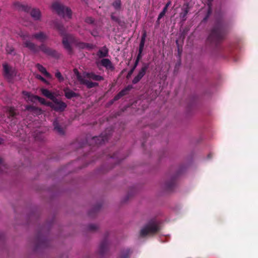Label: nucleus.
<instances>
[{"mask_svg": "<svg viewBox=\"0 0 258 258\" xmlns=\"http://www.w3.org/2000/svg\"><path fill=\"white\" fill-rule=\"evenodd\" d=\"M226 27V24L223 19H217L207 40L208 44L211 46L217 47L220 51L221 48H218V45L224 38Z\"/></svg>", "mask_w": 258, "mask_h": 258, "instance_id": "obj_1", "label": "nucleus"}, {"mask_svg": "<svg viewBox=\"0 0 258 258\" xmlns=\"http://www.w3.org/2000/svg\"><path fill=\"white\" fill-rule=\"evenodd\" d=\"M74 72L80 84L85 85L88 89L97 87L98 86L99 84L96 82H93L87 80L85 79L86 78L96 81H101L104 80V78L102 76L96 75L93 72L84 73L83 75H82L77 69H75L74 70Z\"/></svg>", "mask_w": 258, "mask_h": 258, "instance_id": "obj_2", "label": "nucleus"}, {"mask_svg": "<svg viewBox=\"0 0 258 258\" xmlns=\"http://www.w3.org/2000/svg\"><path fill=\"white\" fill-rule=\"evenodd\" d=\"M24 47L29 49L34 53H37L39 51H41L47 55L55 57L58 56V53L55 50L48 47L44 43H42L40 46H37L31 41H26L24 42Z\"/></svg>", "mask_w": 258, "mask_h": 258, "instance_id": "obj_3", "label": "nucleus"}, {"mask_svg": "<svg viewBox=\"0 0 258 258\" xmlns=\"http://www.w3.org/2000/svg\"><path fill=\"white\" fill-rule=\"evenodd\" d=\"M160 230V227L155 220H151L146 224L140 230V236L145 237L148 235H153Z\"/></svg>", "mask_w": 258, "mask_h": 258, "instance_id": "obj_4", "label": "nucleus"}, {"mask_svg": "<svg viewBox=\"0 0 258 258\" xmlns=\"http://www.w3.org/2000/svg\"><path fill=\"white\" fill-rule=\"evenodd\" d=\"M111 134L112 130L107 128L105 132L102 133L99 136L93 137L90 141H88V139L87 138L86 145L88 144L89 146L94 147L95 146L104 144L105 142L108 141Z\"/></svg>", "mask_w": 258, "mask_h": 258, "instance_id": "obj_5", "label": "nucleus"}, {"mask_svg": "<svg viewBox=\"0 0 258 258\" xmlns=\"http://www.w3.org/2000/svg\"><path fill=\"white\" fill-rule=\"evenodd\" d=\"M52 7L58 15L63 17H67L69 19L72 18V11L68 7L57 2L53 3L52 5Z\"/></svg>", "mask_w": 258, "mask_h": 258, "instance_id": "obj_6", "label": "nucleus"}, {"mask_svg": "<svg viewBox=\"0 0 258 258\" xmlns=\"http://www.w3.org/2000/svg\"><path fill=\"white\" fill-rule=\"evenodd\" d=\"M16 5L18 6L20 10L26 12L30 11V15L35 20H39L40 19L41 12L39 9L34 8L31 10V8L28 5H22L20 3H16Z\"/></svg>", "mask_w": 258, "mask_h": 258, "instance_id": "obj_7", "label": "nucleus"}, {"mask_svg": "<svg viewBox=\"0 0 258 258\" xmlns=\"http://www.w3.org/2000/svg\"><path fill=\"white\" fill-rule=\"evenodd\" d=\"M62 43L64 48L67 50L69 54L73 53V48L71 44L76 43L75 37L71 34L64 35L62 38Z\"/></svg>", "mask_w": 258, "mask_h": 258, "instance_id": "obj_8", "label": "nucleus"}, {"mask_svg": "<svg viewBox=\"0 0 258 258\" xmlns=\"http://www.w3.org/2000/svg\"><path fill=\"white\" fill-rule=\"evenodd\" d=\"M49 245V241L45 236L39 232L35 239V249L46 247Z\"/></svg>", "mask_w": 258, "mask_h": 258, "instance_id": "obj_9", "label": "nucleus"}, {"mask_svg": "<svg viewBox=\"0 0 258 258\" xmlns=\"http://www.w3.org/2000/svg\"><path fill=\"white\" fill-rule=\"evenodd\" d=\"M181 170L178 171L176 173L172 176L169 179L165 181L164 188L167 191H172L175 187L177 176L181 173Z\"/></svg>", "mask_w": 258, "mask_h": 258, "instance_id": "obj_10", "label": "nucleus"}, {"mask_svg": "<svg viewBox=\"0 0 258 258\" xmlns=\"http://www.w3.org/2000/svg\"><path fill=\"white\" fill-rule=\"evenodd\" d=\"M4 76L5 78L11 81L16 75L15 70L10 67L8 64L4 63L3 65Z\"/></svg>", "mask_w": 258, "mask_h": 258, "instance_id": "obj_11", "label": "nucleus"}, {"mask_svg": "<svg viewBox=\"0 0 258 258\" xmlns=\"http://www.w3.org/2000/svg\"><path fill=\"white\" fill-rule=\"evenodd\" d=\"M149 68V63H143L142 68L139 71L138 75L134 78L132 83L136 84L140 81L143 77L145 75L148 69Z\"/></svg>", "mask_w": 258, "mask_h": 258, "instance_id": "obj_12", "label": "nucleus"}, {"mask_svg": "<svg viewBox=\"0 0 258 258\" xmlns=\"http://www.w3.org/2000/svg\"><path fill=\"white\" fill-rule=\"evenodd\" d=\"M107 236L105 235L104 239L101 242L99 249L98 253L100 256V258H102L107 252L109 248V242L107 240Z\"/></svg>", "mask_w": 258, "mask_h": 258, "instance_id": "obj_13", "label": "nucleus"}, {"mask_svg": "<svg viewBox=\"0 0 258 258\" xmlns=\"http://www.w3.org/2000/svg\"><path fill=\"white\" fill-rule=\"evenodd\" d=\"M53 110L58 112H62L65 110L67 104L61 100L55 97L53 100Z\"/></svg>", "mask_w": 258, "mask_h": 258, "instance_id": "obj_14", "label": "nucleus"}, {"mask_svg": "<svg viewBox=\"0 0 258 258\" xmlns=\"http://www.w3.org/2000/svg\"><path fill=\"white\" fill-rule=\"evenodd\" d=\"M54 131L59 135L62 136L65 134V128L59 123L57 119L53 122Z\"/></svg>", "mask_w": 258, "mask_h": 258, "instance_id": "obj_15", "label": "nucleus"}, {"mask_svg": "<svg viewBox=\"0 0 258 258\" xmlns=\"http://www.w3.org/2000/svg\"><path fill=\"white\" fill-rule=\"evenodd\" d=\"M31 37L32 38L35 39L43 43L48 39V36L42 31H40L38 33L33 34Z\"/></svg>", "mask_w": 258, "mask_h": 258, "instance_id": "obj_16", "label": "nucleus"}, {"mask_svg": "<svg viewBox=\"0 0 258 258\" xmlns=\"http://www.w3.org/2000/svg\"><path fill=\"white\" fill-rule=\"evenodd\" d=\"M181 10L182 11L179 14V17L182 21H185L189 11V5L188 4H184Z\"/></svg>", "mask_w": 258, "mask_h": 258, "instance_id": "obj_17", "label": "nucleus"}, {"mask_svg": "<svg viewBox=\"0 0 258 258\" xmlns=\"http://www.w3.org/2000/svg\"><path fill=\"white\" fill-rule=\"evenodd\" d=\"M65 97L69 99H71L73 97H77L79 94L71 90L69 88H66L63 89Z\"/></svg>", "mask_w": 258, "mask_h": 258, "instance_id": "obj_18", "label": "nucleus"}, {"mask_svg": "<svg viewBox=\"0 0 258 258\" xmlns=\"http://www.w3.org/2000/svg\"><path fill=\"white\" fill-rule=\"evenodd\" d=\"M101 64L103 67L106 68V69H107L112 71L114 69V68L112 64V63L108 58L102 59L101 60Z\"/></svg>", "mask_w": 258, "mask_h": 258, "instance_id": "obj_19", "label": "nucleus"}, {"mask_svg": "<svg viewBox=\"0 0 258 258\" xmlns=\"http://www.w3.org/2000/svg\"><path fill=\"white\" fill-rule=\"evenodd\" d=\"M36 67L38 69V70L40 72H41L43 75H44L46 78L48 79H51L52 78L51 74L49 73H48L46 71V69L41 64L37 63L36 65Z\"/></svg>", "mask_w": 258, "mask_h": 258, "instance_id": "obj_20", "label": "nucleus"}, {"mask_svg": "<svg viewBox=\"0 0 258 258\" xmlns=\"http://www.w3.org/2000/svg\"><path fill=\"white\" fill-rule=\"evenodd\" d=\"M97 56L99 58H103L108 56V49L104 46L99 49L97 53Z\"/></svg>", "mask_w": 258, "mask_h": 258, "instance_id": "obj_21", "label": "nucleus"}, {"mask_svg": "<svg viewBox=\"0 0 258 258\" xmlns=\"http://www.w3.org/2000/svg\"><path fill=\"white\" fill-rule=\"evenodd\" d=\"M132 253V251L129 248L122 249L120 251L118 258H128Z\"/></svg>", "mask_w": 258, "mask_h": 258, "instance_id": "obj_22", "label": "nucleus"}, {"mask_svg": "<svg viewBox=\"0 0 258 258\" xmlns=\"http://www.w3.org/2000/svg\"><path fill=\"white\" fill-rule=\"evenodd\" d=\"M41 92L44 96L50 99L51 101L56 97L53 93L47 89L42 88L41 89Z\"/></svg>", "mask_w": 258, "mask_h": 258, "instance_id": "obj_23", "label": "nucleus"}, {"mask_svg": "<svg viewBox=\"0 0 258 258\" xmlns=\"http://www.w3.org/2000/svg\"><path fill=\"white\" fill-rule=\"evenodd\" d=\"M19 35L22 38V39L23 40V45L24 46V42L26 41H29L28 39L30 38V34L28 32L21 31L19 33Z\"/></svg>", "mask_w": 258, "mask_h": 258, "instance_id": "obj_24", "label": "nucleus"}, {"mask_svg": "<svg viewBox=\"0 0 258 258\" xmlns=\"http://www.w3.org/2000/svg\"><path fill=\"white\" fill-rule=\"evenodd\" d=\"M133 88V87L132 85H129L126 87H125L124 89L121 90L119 93L121 96V97H123L127 94H128L129 91Z\"/></svg>", "mask_w": 258, "mask_h": 258, "instance_id": "obj_25", "label": "nucleus"}, {"mask_svg": "<svg viewBox=\"0 0 258 258\" xmlns=\"http://www.w3.org/2000/svg\"><path fill=\"white\" fill-rule=\"evenodd\" d=\"M113 8L116 11L120 10L121 7V2L120 0H115L112 4Z\"/></svg>", "mask_w": 258, "mask_h": 258, "instance_id": "obj_26", "label": "nucleus"}, {"mask_svg": "<svg viewBox=\"0 0 258 258\" xmlns=\"http://www.w3.org/2000/svg\"><path fill=\"white\" fill-rule=\"evenodd\" d=\"M76 45L78 47L82 49H84L85 48H87L89 49L92 48L91 44L89 43H86L84 42H78L76 43Z\"/></svg>", "mask_w": 258, "mask_h": 258, "instance_id": "obj_27", "label": "nucleus"}, {"mask_svg": "<svg viewBox=\"0 0 258 258\" xmlns=\"http://www.w3.org/2000/svg\"><path fill=\"white\" fill-rule=\"evenodd\" d=\"M102 205L100 204H98L95 207H94L92 210L89 212V215L90 216H93L92 213L94 212L96 213L101 207Z\"/></svg>", "mask_w": 258, "mask_h": 258, "instance_id": "obj_28", "label": "nucleus"}, {"mask_svg": "<svg viewBox=\"0 0 258 258\" xmlns=\"http://www.w3.org/2000/svg\"><path fill=\"white\" fill-rule=\"evenodd\" d=\"M98 227L97 225L93 224L88 225L87 227L88 230L90 232H95L98 229Z\"/></svg>", "mask_w": 258, "mask_h": 258, "instance_id": "obj_29", "label": "nucleus"}, {"mask_svg": "<svg viewBox=\"0 0 258 258\" xmlns=\"http://www.w3.org/2000/svg\"><path fill=\"white\" fill-rule=\"evenodd\" d=\"M138 65V63H136V62L134 63V64L132 68L129 71V72H128V73L127 74V76H126L127 79H129L131 77V76L134 73L135 70L136 69V68H137Z\"/></svg>", "mask_w": 258, "mask_h": 258, "instance_id": "obj_30", "label": "nucleus"}, {"mask_svg": "<svg viewBox=\"0 0 258 258\" xmlns=\"http://www.w3.org/2000/svg\"><path fill=\"white\" fill-rule=\"evenodd\" d=\"M6 50L8 54H15V49L14 48L9 45H7L6 48Z\"/></svg>", "mask_w": 258, "mask_h": 258, "instance_id": "obj_31", "label": "nucleus"}, {"mask_svg": "<svg viewBox=\"0 0 258 258\" xmlns=\"http://www.w3.org/2000/svg\"><path fill=\"white\" fill-rule=\"evenodd\" d=\"M32 98L38 100L41 104L44 105L46 103V100L43 98L37 95H33Z\"/></svg>", "mask_w": 258, "mask_h": 258, "instance_id": "obj_32", "label": "nucleus"}, {"mask_svg": "<svg viewBox=\"0 0 258 258\" xmlns=\"http://www.w3.org/2000/svg\"><path fill=\"white\" fill-rule=\"evenodd\" d=\"M7 168V165L4 163L3 159L0 158V173L4 172Z\"/></svg>", "mask_w": 258, "mask_h": 258, "instance_id": "obj_33", "label": "nucleus"}, {"mask_svg": "<svg viewBox=\"0 0 258 258\" xmlns=\"http://www.w3.org/2000/svg\"><path fill=\"white\" fill-rule=\"evenodd\" d=\"M55 77L58 79L59 82H62L64 81V78L61 75L59 71H57L55 74Z\"/></svg>", "mask_w": 258, "mask_h": 258, "instance_id": "obj_34", "label": "nucleus"}, {"mask_svg": "<svg viewBox=\"0 0 258 258\" xmlns=\"http://www.w3.org/2000/svg\"><path fill=\"white\" fill-rule=\"evenodd\" d=\"M167 11V9L164 8L162 11V12L159 14L158 17V20H160L162 17L164 16L165 15L166 12Z\"/></svg>", "mask_w": 258, "mask_h": 258, "instance_id": "obj_35", "label": "nucleus"}, {"mask_svg": "<svg viewBox=\"0 0 258 258\" xmlns=\"http://www.w3.org/2000/svg\"><path fill=\"white\" fill-rule=\"evenodd\" d=\"M143 50H139V52H138V55L137 56V58H136V61H135V62L139 63V62L140 59L142 57V52H143Z\"/></svg>", "mask_w": 258, "mask_h": 258, "instance_id": "obj_36", "label": "nucleus"}, {"mask_svg": "<svg viewBox=\"0 0 258 258\" xmlns=\"http://www.w3.org/2000/svg\"><path fill=\"white\" fill-rule=\"evenodd\" d=\"M35 77H36V78L37 79L40 80V81H41L43 83H44L45 84H48V81L45 79H44L43 77H42L41 75H36Z\"/></svg>", "mask_w": 258, "mask_h": 258, "instance_id": "obj_37", "label": "nucleus"}, {"mask_svg": "<svg viewBox=\"0 0 258 258\" xmlns=\"http://www.w3.org/2000/svg\"><path fill=\"white\" fill-rule=\"evenodd\" d=\"M9 116L11 117H14L16 115V112L14 110V109L12 108H11L9 110Z\"/></svg>", "mask_w": 258, "mask_h": 258, "instance_id": "obj_38", "label": "nucleus"}, {"mask_svg": "<svg viewBox=\"0 0 258 258\" xmlns=\"http://www.w3.org/2000/svg\"><path fill=\"white\" fill-rule=\"evenodd\" d=\"M111 19L112 20L118 23L119 22V19L118 17L115 16L113 14L111 15Z\"/></svg>", "mask_w": 258, "mask_h": 258, "instance_id": "obj_39", "label": "nucleus"}, {"mask_svg": "<svg viewBox=\"0 0 258 258\" xmlns=\"http://www.w3.org/2000/svg\"><path fill=\"white\" fill-rule=\"evenodd\" d=\"M85 22L88 24H92L94 23V19L92 17H87L85 19Z\"/></svg>", "mask_w": 258, "mask_h": 258, "instance_id": "obj_40", "label": "nucleus"}, {"mask_svg": "<svg viewBox=\"0 0 258 258\" xmlns=\"http://www.w3.org/2000/svg\"><path fill=\"white\" fill-rule=\"evenodd\" d=\"M45 104H44L45 105L47 106H48V107H50L52 110H53V101H46L45 102Z\"/></svg>", "mask_w": 258, "mask_h": 258, "instance_id": "obj_41", "label": "nucleus"}, {"mask_svg": "<svg viewBox=\"0 0 258 258\" xmlns=\"http://www.w3.org/2000/svg\"><path fill=\"white\" fill-rule=\"evenodd\" d=\"M146 36H147L146 32L144 31L142 35L140 42H145Z\"/></svg>", "mask_w": 258, "mask_h": 258, "instance_id": "obj_42", "label": "nucleus"}, {"mask_svg": "<svg viewBox=\"0 0 258 258\" xmlns=\"http://www.w3.org/2000/svg\"><path fill=\"white\" fill-rule=\"evenodd\" d=\"M22 94L24 96L27 97L28 98H30L31 97V95L30 94V93L27 92V91H23L22 92ZM33 96H32V97Z\"/></svg>", "mask_w": 258, "mask_h": 258, "instance_id": "obj_43", "label": "nucleus"}, {"mask_svg": "<svg viewBox=\"0 0 258 258\" xmlns=\"http://www.w3.org/2000/svg\"><path fill=\"white\" fill-rule=\"evenodd\" d=\"M145 42H140L139 50H143Z\"/></svg>", "mask_w": 258, "mask_h": 258, "instance_id": "obj_44", "label": "nucleus"}, {"mask_svg": "<svg viewBox=\"0 0 258 258\" xmlns=\"http://www.w3.org/2000/svg\"><path fill=\"white\" fill-rule=\"evenodd\" d=\"M121 97H122L120 95L119 93H118L116 95H115L114 96V97L113 98V100L117 101V100H119Z\"/></svg>", "mask_w": 258, "mask_h": 258, "instance_id": "obj_45", "label": "nucleus"}, {"mask_svg": "<svg viewBox=\"0 0 258 258\" xmlns=\"http://www.w3.org/2000/svg\"><path fill=\"white\" fill-rule=\"evenodd\" d=\"M28 109H31L32 110H35L38 109V108L33 106H29L27 107Z\"/></svg>", "mask_w": 258, "mask_h": 258, "instance_id": "obj_46", "label": "nucleus"}, {"mask_svg": "<svg viewBox=\"0 0 258 258\" xmlns=\"http://www.w3.org/2000/svg\"><path fill=\"white\" fill-rule=\"evenodd\" d=\"M118 153H115L112 155H111L110 157L112 158H118Z\"/></svg>", "mask_w": 258, "mask_h": 258, "instance_id": "obj_47", "label": "nucleus"}, {"mask_svg": "<svg viewBox=\"0 0 258 258\" xmlns=\"http://www.w3.org/2000/svg\"><path fill=\"white\" fill-rule=\"evenodd\" d=\"M212 13V8H210V9H208V11H207V17H209L210 16V15H211Z\"/></svg>", "mask_w": 258, "mask_h": 258, "instance_id": "obj_48", "label": "nucleus"}, {"mask_svg": "<svg viewBox=\"0 0 258 258\" xmlns=\"http://www.w3.org/2000/svg\"><path fill=\"white\" fill-rule=\"evenodd\" d=\"M171 1H168L164 8H165L166 9H168V7L171 5Z\"/></svg>", "mask_w": 258, "mask_h": 258, "instance_id": "obj_49", "label": "nucleus"}, {"mask_svg": "<svg viewBox=\"0 0 258 258\" xmlns=\"http://www.w3.org/2000/svg\"><path fill=\"white\" fill-rule=\"evenodd\" d=\"M207 5H208V9H210V8H212V2H208V4H207Z\"/></svg>", "mask_w": 258, "mask_h": 258, "instance_id": "obj_50", "label": "nucleus"}, {"mask_svg": "<svg viewBox=\"0 0 258 258\" xmlns=\"http://www.w3.org/2000/svg\"><path fill=\"white\" fill-rule=\"evenodd\" d=\"M57 29L60 30V31H61L63 30V26L60 25H58L57 26Z\"/></svg>", "mask_w": 258, "mask_h": 258, "instance_id": "obj_51", "label": "nucleus"}, {"mask_svg": "<svg viewBox=\"0 0 258 258\" xmlns=\"http://www.w3.org/2000/svg\"><path fill=\"white\" fill-rule=\"evenodd\" d=\"M3 142H4V140L2 138H0V144L1 145L2 144H3Z\"/></svg>", "mask_w": 258, "mask_h": 258, "instance_id": "obj_52", "label": "nucleus"}, {"mask_svg": "<svg viewBox=\"0 0 258 258\" xmlns=\"http://www.w3.org/2000/svg\"><path fill=\"white\" fill-rule=\"evenodd\" d=\"M209 17H207V15L204 18V20L206 21L208 19Z\"/></svg>", "mask_w": 258, "mask_h": 258, "instance_id": "obj_53", "label": "nucleus"}, {"mask_svg": "<svg viewBox=\"0 0 258 258\" xmlns=\"http://www.w3.org/2000/svg\"><path fill=\"white\" fill-rule=\"evenodd\" d=\"M157 23H158V24H159V23H160V22H159V20H157Z\"/></svg>", "mask_w": 258, "mask_h": 258, "instance_id": "obj_54", "label": "nucleus"}, {"mask_svg": "<svg viewBox=\"0 0 258 258\" xmlns=\"http://www.w3.org/2000/svg\"><path fill=\"white\" fill-rule=\"evenodd\" d=\"M210 156H211V155H210V154L208 155V157H209V158H211Z\"/></svg>", "mask_w": 258, "mask_h": 258, "instance_id": "obj_55", "label": "nucleus"}, {"mask_svg": "<svg viewBox=\"0 0 258 258\" xmlns=\"http://www.w3.org/2000/svg\"><path fill=\"white\" fill-rule=\"evenodd\" d=\"M208 2H212V0H207Z\"/></svg>", "mask_w": 258, "mask_h": 258, "instance_id": "obj_56", "label": "nucleus"}, {"mask_svg": "<svg viewBox=\"0 0 258 258\" xmlns=\"http://www.w3.org/2000/svg\"><path fill=\"white\" fill-rule=\"evenodd\" d=\"M129 196H130V195L128 194V195H127V199H129Z\"/></svg>", "mask_w": 258, "mask_h": 258, "instance_id": "obj_57", "label": "nucleus"}, {"mask_svg": "<svg viewBox=\"0 0 258 258\" xmlns=\"http://www.w3.org/2000/svg\"><path fill=\"white\" fill-rule=\"evenodd\" d=\"M85 146H86V145H84V146H81V147H85Z\"/></svg>", "mask_w": 258, "mask_h": 258, "instance_id": "obj_58", "label": "nucleus"}]
</instances>
